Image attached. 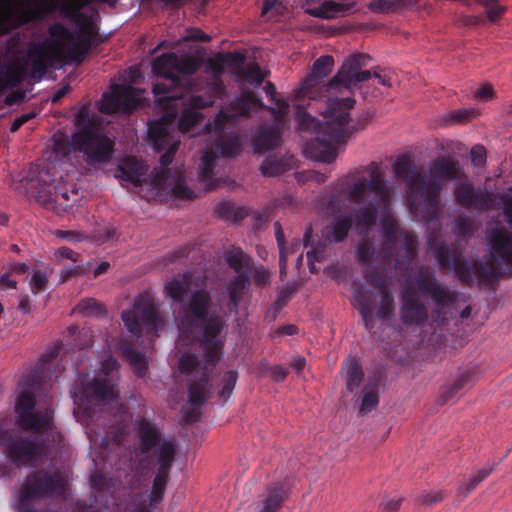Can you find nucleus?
<instances>
[{
  "instance_id": "obj_1",
  "label": "nucleus",
  "mask_w": 512,
  "mask_h": 512,
  "mask_svg": "<svg viewBox=\"0 0 512 512\" xmlns=\"http://www.w3.org/2000/svg\"><path fill=\"white\" fill-rule=\"evenodd\" d=\"M393 172L406 183V196L411 211L428 222L439 218L443 183L464 176L458 161L450 157L434 160L428 177L417 169L409 156L401 155L393 164Z\"/></svg>"
},
{
  "instance_id": "obj_2",
  "label": "nucleus",
  "mask_w": 512,
  "mask_h": 512,
  "mask_svg": "<svg viewBox=\"0 0 512 512\" xmlns=\"http://www.w3.org/2000/svg\"><path fill=\"white\" fill-rule=\"evenodd\" d=\"M430 296L439 307L454 304L458 297L454 290L443 285L429 266H419L409 275L400 289L399 318L404 326L422 327L429 320L427 303L422 299Z\"/></svg>"
},
{
  "instance_id": "obj_3",
  "label": "nucleus",
  "mask_w": 512,
  "mask_h": 512,
  "mask_svg": "<svg viewBox=\"0 0 512 512\" xmlns=\"http://www.w3.org/2000/svg\"><path fill=\"white\" fill-rule=\"evenodd\" d=\"M352 95L329 97L327 100V109L322 112V164L334 162L345 150L348 139L354 133L365 129L375 115L373 110L368 109L350 125V110L355 105Z\"/></svg>"
},
{
  "instance_id": "obj_4",
  "label": "nucleus",
  "mask_w": 512,
  "mask_h": 512,
  "mask_svg": "<svg viewBox=\"0 0 512 512\" xmlns=\"http://www.w3.org/2000/svg\"><path fill=\"white\" fill-rule=\"evenodd\" d=\"M200 68L198 61L191 56H181L173 52L164 53L152 62V71L157 77L153 84V94L159 96L156 107L169 112L173 118L177 117V103L187 96L192 88L191 82L176 74V72L190 76Z\"/></svg>"
},
{
  "instance_id": "obj_5",
  "label": "nucleus",
  "mask_w": 512,
  "mask_h": 512,
  "mask_svg": "<svg viewBox=\"0 0 512 512\" xmlns=\"http://www.w3.org/2000/svg\"><path fill=\"white\" fill-rule=\"evenodd\" d=\"M211 301L209 291L205 289L193 291L188 303L182 308L180 323L185 332L202 330V350L207 362L215 365L223 350V341L218 337L225 327V322L220 315L209 313Z\"/></svg>"
},
{
  "instance_id": "obj_6",
  "label": "nucleus",
  "mask_w": 512,
  "mask_h": 512,
  "mask_svg": "<svg viewBox=\"0 0 512 512\" xmlns=\"http://www.w3.org/2000/svg\"><path fill=\"white\" fill-rule=\"evenodd\" d=\"M295 108V121L298 130L303 133L314 134L303 147L306 157L320 161V120L312 113L319 112L320 103V58L313 62L312 72L307 76L301 86L293 92Z\"/></svg>"
},
{
  "instance_id": "obj_7",
  "label": "nucleus",
  "mask_w": 512,
  "mask_h": 512,
  "mask_svg": "<svg viewBox=\"0 0 512 512\" xmlns=\"http://www.w3.org/2000/svg\"><path fill=\"white\" fill-rule=\"evenodd\" d=\"M428 245L439 266L442 269L453 271L457 279L464 285L472 286L475 280L479 284H489L505 274L502 269L496 268L490 262L483 263L475 260L469 263L460 250L450 249L443 241L431 239Z\"/></svg>"
},
{
  "instance_id": "obj_8",
  "label": "nucleus",
  "mask_w": 512,
  "mask_h": 512,
  "mask_svg": "<svg viewBox=\"0 0 512 512\" xmlns=\"http://www.w3.org/2000/svg\"><path fill=\"white\" fill-rule=\"evenodd\" d=\"M382 245L379 257L385 265L394 262L396 270H408L417 257V236L399 230L395 220L385 217L382 222Z\"/></svg>"
},
{
  "instance_id": "obj_9",
  "label": "nucleus",
  "mask_w": 512,
  "mask_h": 512,
  "mask_svg": "<svg viewBox=\"0 0 512 512\" xmlns=\"http://www.w3.org/2000/svg\"><path fill=\"white\" fill-rule=\"evenodd\" d=\"M370 61V56L364 53H354L349 55L337 74L327 83L322 84V98L326 94L345 93L354 94L356 88H360V84L368 81L372 76L378 80V83L390 87L391 80L386 75H382L378 70L371 73L369 70H362Z\"/></svg>"
},
{
  "instance_id": "obj_10",
  "label": "nucleus",
  "mask_w": 512,
  "mask_h": 512,
  "mask_svg": "<svg viewBox=\"0 0 512 512\" xmlns=\"http://www.w3.org/2000/svg\"><path fill=\"white\" fill-rule=\"evenodd\" d=\"M67 478L61 471L37 470L29 474L22 486L19 512H38L31 500L45 497H60L65 494Z\"/></svg>"
},
{
  "instance_id": "obj_11",
  "label": "nucleus",
  "mask_w": 512,
  "mask_h": 512,
  "mask_svg": "<svg viewBox=\"0 0 512 512\" xmlns=\"http://www.w3.org/2000/svg\"><path fill=\"white\" fill-rule=\"evenodd\" d=\"M370 180L363 177L347 189V199L351 204L360 205L376 203L377 212L387 207L390 202V191L386 186L384 175L376 162L366 167Z\"/></svg>"
},
{
  "instance_id": "obj_12",
  "label": "nucleus",
  "mask_w": 512,
  "mask_h": 512,
  "mask_svg": "<svg viewBox=\"0 0 512 512\" xmlns=\"http://www.w3.org/2000/svg\"><path fill=\"white\" fill-rule=\"evenodd\" d=\"M68 150L83 153L90 165L108 162L114 151V141L96 127H83L71 136Z\"/></svg>"
},
{
  "instance_id": "obj_13",
  "label": "nucleus",
  "mask_w": 512,
  "mask_h": 512,
  "mask_svg": "<svg viewBox=\"0 0 512 512\" xmlns=\"http://www.w3.org/2000/svg\"><path fill=\"white\" fill-rule=\"evenodd\" d=\"M49 37L42 42L31 43V56L37 69H48L66 55V43L74 39L73 33L62 23L48 28Z\"/></svg>"
},
{
  "instance_id": "obj_14",
  "label": "nucleus",
  "mask_w": 512,
  "mask_h": 512,
  "mask_svg": "<svg viewBox=\"0 0 512 512\" xmlns=\"http://www.w3.org/2000/svg\"><path fill=\"white\" fill-rule=\"evenodd\" d=\"M121 319L129 333L137 338L142 336L144 330L146 333H156L161 326L154 298L148 292L139 295L131 309L123 310Z\"/></svg>"
},
{
  "instance_id": "obj_15",
  "label": "nucleus",
  "mask_w": 512,
  "mask_h": 512,
  "mask_svg": "<svg viewBox=\"0 0 512 512\" xmlns=\"http://www.w3.org/2000/svg\"><path fill=\"white\" fill-rule=\"evenodd\" d=\"M61 347L56 345L49 352L42 355L37 368L19 383V392L15 401L16 418L34 411L36 406L35 394L42 390L46 378V370L52 360H56Z\"/></svg>"
},
{
  "instance_id": "obj_16",
  "label": "nucleus",
  "mask_w": 512,
  "mask_h": 512,
  "mask_svg": "<svg viewBox=\"0 0 512 512\" xmlns=\"http://www.w3.org/2000/svg\"><path fill=\"white\" fill-rule=\"evenodd\" d=\"M0 445L6 456L17 467L32 465L44 452L43 442L39 438L14 434L2 426H0Z\"/></svg>"
},
{
  "instance_id": "obj_17",
  "label": "nucleus",
  "mask_w": 512,
  "mask_h": 512,
  "mask_svg": "<svg viewBox=\"0 0 512 512\" xmlns=\"http://www.w3.org/2000/svg\"><path fill=\"white\" fill-rule=\"evenodd\" d=\"M173 118L167 112V115L161 119L152 121L148 125V140L157 152H164L160 157L162 169L164 172L169 168L173 161L174 154L179 148L180 139L174 129Z\"/></svg>"
},
{
  "instance_id": "obj_18",
  "label": "nucleus",
  "mask_w": 512,
  "mask_h": 512,
  "mask_svg": "<svg viewBox=\"0 0 512 512\" xmlns=\"http://www.w3.org/2000/svg\"><path fill=\"white\" fill-rule=\"evenodd\" d=\"M378 214L376 203L357 205L349 213L334 218L331 238L335 242H342L352 228L358 230L360 234H367L376 224Z\"/></svg>"
},
{
  "instance_id": "obj_19",
  "label": "nucleus",
  "mask_w": 512,
  "mask_h": 512,
  "mask_svg": "<svg viewBox=\"0 0 512 512\" xmlns=\"http://www.w3.org/2000/svg\"><path fill=\"white\" fill-rule=\"evenodd\" d=\"M196 379L188 384L189 407L182 408L185 423L192 424L200 420L201 407L206 403L212 392V384L207 370H202Z\"/></svg>"
},
{
  "instance_id": "obj_20",
  "label": "nucleus",
  "mask_w": 512,
  "mask_h": 512,
  "mask_svg": "<svg viewBox=\"0 0 512 512\" xmlns=\"http://www.w3.org/2000/svg\"><path fill=\"white\" fill-rule=\"evenodd\" d=\"M176 446L174 441H165L159 449L157 458L158 471L154 477L152 490L150 494V504L155 505L164 497L166 485L175 461Z\"/></svg>"
},
{
  "instance_id": "obj_21",
  "label": "nucleus",
  "mask_w": 512,
  "mask_h": 512,
  "mask_svg": "<svg viewBox=\"0 0 512 512\" xmlns=\"http://www.w3.org/2000/svg\"><path fill=\"white\" fill-rule=\"evenodd\" d=\"M136 90L129 85L116 84L102 96L100 111L104 114L131 112L137 107Z\"/></svg>"
},
{
  "instance_id": "obj_22",
  "label": "nucleus",
  "mask_w": 512,
  "mask_h": 512,
  "mask_svg": "<svg viewBox=\"0 0 512 512\" xmlns=\"http://www.w3.org/2000/svg\"><path fill=\"white\" fill-rule=\"evenodd\" d=\"M454 196L459 205L465 208H474L477 210H489L493 207V194L487 190L474 188L468 182H462L456 185Z\"/></svg>"
},
{
  "instance_id": "obj_23",
  "label": "nucleus",
  "mask_w": 512,
  "mask_h": 512,
  "mask_svg": "<svg viewBox=\"0 0 512 512\" xmlns=\"http://www.w3.org/2000/svg\"><path fill=\"white\" fill-rule=\"evenodd\" d=\"M83 394L91 402L110 403L118 398L116 379L107 373L99 374L83 387Z\"/></svg>"
},
{
  "instance_id": "obj_24",
  "label": "nucleus",
  "mask_w": 512,
  "mask_h": 512,
  "mask_svg": "<svg viewBox=\"0 0 512 512\" xmlns=\"http://www.w3.org/2000/svg\"><path fill=\"white\" fill-rule=\"evenodd\" d=\"M48 198L44 200L45 207L57 213L66 211L80 199L79 190L74 184L58 181L55 185L47 188Z\"/></svg>"
},
{
  "instance_id": "obj_25",
  "label": "nucleus",
  "mask_w": 512,
  "mask_h": 512,
  "mask_svg": "<svg viewBox=\"0 0 512 512\" xmlns=\"http://www.w3.org/2000/svg\"><path fill=\"white\" fill-rule=\"evenodd\" d=\"M80 24V34L75 43L67 48L66 55L70 61L80 64L83 62L84 57L89 53L93 44H95L98 29L95 24L87 19L84 15Z\"/></svg>"
},
{
  "instance_id": "obj_26",
  "label": "nucleus",
  "mask_w": 512,
  "mask_h": 512,
  "mask_svg": "<svg viewBox=\"0 0 512 512\" xmlns=\"http://www.w3.org/2000/svg\"><path fill=\"white\" fill-rule=\"evenodd\" d=\"M490 255L498 265L512 266V232L497 226L489 233Z\"/></svg>"
},
{
  "instance_id": "obj_27",
  "label": "nucleus",
  "mask_w": 512,
  "mask_h": 512,
  "mask_svg": "<svg viewBox=\"0 0 512 512\" xmlns=\"http://www.w3.org/2000/svg\"><path fill=\"white\" fill-rule=\"evenodd\" d=\"M31 44L26 50L22 58L16 59L11 66L3 71L0 75L1 79L6 83L8 88H13L19 85L27 75V68L31 67V76L41 79L47 72V69H37L33 62Z\"/></svg>"
},
{
  "instance_id": "obj_28",
  "label": "nucleus",
  "mask_w": 512,
  "mask_h": 512,
  "mask_svg": "<svg viewBox=\"0 0 512 512\" xmlns=\"http://www.w3.org/2000/svg\"><path fill=\"white\" fill-rule=\"evenodd\" d=\"M31 44L26 50L22 58L16 59L11 66L3 71L0 75L1 79L6 83L8 88H13L19 85L27 75V68L31 67V76L41 79L47 72V69H37L33 62Z\"/></svg>"
},
{
  "instance_id": "obj_29",
  "label": "nucleus",
  "mask_w": 512,
  "mask_h": 512,
  "mask_svg": "<svg viewBox=\"0 0 512 512\" xmlns=\"http://www.w3.org/2000/svg\"><path fill=\"white\" fill-rule=\"evenodd\" d=\"M31 44L26 50L22 58L16 59L11 66L3 71L0 75L1 79L6 83L8 88H13L19 85L27 75V68L31 67V76L41 79L47 72V69H37L33 62Z\"/></svg>"
},
{
  "instance_id": "obj_30",
  "label": "nucleus",
  "mask_w": 512,
  "mask_h": 512,
  "mask_svg": "<svg viewBox=\"0 0 512 512\" xmlns=\"http://www.w3.org/2000/svg\"><path fill=\"white\" fill-rule=\"evenodd\" d=\"M153 184L159 190H169L173 196L179 199L192 200L194 192L186 185L180 171L167 169L164 172H157L153 177Z\"/></svg>"
},
{
  "instance_id": "obj_31",
  "label": "nucleus",
  "mask_w": 512,
  "mask_h": 512,
  "mask_svg": "<svg viewBox=\"0 0 512 512\" xmlns=\"http://www.w3.org/2000/svg\"><path fill=\"white\" fill-rule=\"evenodd\" d=\"M134 426L141 454H149L155 447L159 450L162 443L166 441L162 440V431L154 421L141 418L135 420Z\"/></svg>"
},
{
  "instance_id": "obj_32",
  "label": "nucleus",
  "mask_w": 512,
  "mask_h": 512,
  "mask_svg": "<svg viewBox=\"0 0 512 512\" xmlns=\"http://www.w3.org/2000/svg\"><path fill=\"white\" fill-rule=\"evenodd\" d=\"M353 298L357 309L362 317V321L367 330L371 331L375 325L374 321V301L372 292L363 284L353 282Z\"/></svg>"
},
{
  "instance_id": "obj_33",
  "label": "nucleus",
  "mask_w": 512,
  "mask_h": 512,
  "mask_svg": "<svg viewBox=\"0 0 512 512\" xmlns=\"http://www.w3.org/2000/svg\"><path fill=\"white\" fill-rule=\"evenodd\" d=\"M52 410L31 411L16 418V424L22 430L43 434L52 428Z\"/></svg>"
},
{
  "instance_id": "obj_34",
  "label": "nucleus",
  "mask_w": 512,
  "mask_h": 512,
  "mask_svg": "<svg viewBox=\"0 0 512 512\" xmlns=\"http://www.w3.org/2000/svg\"><path fill=\"white\" fill-rule=\"evenodd\" d=\"M288 497L289 491L284 484L267 487L257 502L258 512H278Z\"/></svg>"
},
{
  "instance_id": "obj_35",
  "label": "nucleus",
  "mask_w": 512,
  "mask_h": 512,
  "mask_svg": "<svg viewBox=\"0 0 512 512\" xmlns=\"http://www.w3.org/2000/svg\"><path fill=\"white\" fill-rule=\"evenodd\" d=\"M120 177L135 186L142 185V178L147 172V167L135 156H128L119 164Z\"/></svg>"
},
{
  "instance_id": "obj_36",
  "label": "nucleus",
  "mask_w": 512,
  "mask_h": 512,
  "mask_svg": "<svg viewBox=\"0 0 512 512\" xmlns=\"http://www.w3.org/2000/svg\"><path fill=\"white\" fill-rule=\"evenodd\" d=\"M53 6L47 0H34V5H27L21 9H15L14 12L20 25H25L34 20H40L53 11Z\"/></svg>"
},
{
  "instance_id": "obj_37",
  "label": "nucleus",
  "mask_w": 512,
  "mask_h": 512,
  "mask_svg": "<svg viewBox=\"0 0 512 512\" xmlns=\"http://www.w3.org/2000/svg\"><path fill=\"white\" fill-rule=\"evenodd\" d=\"M250 284L251 279L248 273H239L227 283L226 290L229 297V308L231 310L236 311L238 309L244 293L249 288Z\"/></svg>"
},
{
  "instance_id": "obj_38",
  "label": "nucleus",
  "mask_w": 512,
  "mask_h": 512,
  "mask_svg": "<svg viewBox=\"0 0 512 512\" xmlns=\"http://www.w3.org/2000/svg\"><path fill=\"white\" fill-rule=\"evenodd\" d=\"M274 230L277 246L279 248L280 275L283 276L286 273L288 256L290 254H296L300 250L301 242L299 239H294L290 246L287 247L284 231L279 221L274 223Z\"/></svg>"
},
{
  "instance_id": "obj_39",
  "label": "nucleus",
  "mask_w": 512,
  "mask_h": 512,
  "mask_svg": "<svg viewBox=\"0 0 512 512\" xmlns=\"http://www.w3.org/2000/svg\"><path fill=\"white\" fill-rule=\"evenodd\" d=\"M281 133L275 126H263L261 127L254 139L253 148L255 152L261 153L270 151L276 148L279 144Z\"/></svg>"
},
{
  "instance_id": "obj_40",
  "label": "nucleus",
  "mask_w": 512,
  "mask_h": 512,
  "mask_svg": "<svg viewBox=\"0 0 512 512\" xmlns=\"http://www.w3.org/2000/svg\"><path fill=\"white\" fill-rule=\"evenodd\" d=\"M121 354L127 359L138 377L143 378L148 370V362L145 355L137 351L133 344L128 341H122L119 346Z\"/></svg>"
},
{
  "instance_id": "obj_41",
  "label": "nucleus",
  "mask_w": 512,
  "mask_h": 512,
  "mask_svg": "<svg viewBox=\"0 0 512 512\" xmlns=\"http://www.w3.org/2000/svg\"><path fill=\"white\" fill-rule=\"evenodd\" d=\"M241 151L242 141L237 133L224 134L216 142V152L223 157H234Z\"/></svg>"
},
{
  "instance_id": "obj_42",
  "label": "nucleus",
  "mask_w": 512,
  "mask_h": 512,
  "mask_svg": "<svg viewBox=\"0 0 512 512\" xmlns=\"http://www.w3.org/2000/svg\"><path fill=\"white\" fill-rule=\"evenodd\" d=\"M225 260L237 274L247 273L253 266V260L239 247H232L225 254Z\"/></svg>"
},
{
  "instance_id": "obj_43",
  "label": "nucleus",
  "mask_w": 512,
  "mask_h": 512,
  "mask_svg": "<svg viewBox=\"0 0 512 512\" xmlns=\"http://www.w3.org/2000/svg\"><path fill=\"white\" fill-rule=\"evenodd\" d=\"M471 382V373L469 371H465L461 373L455 381L448 387H446L442 392L438 399L440 405H444L447 402L453 400L458 394Z\"/></svg>"
},
{
  "instance_id": "obj_44",
  "label": "nucleus",
  "mask_w": 512,
  "mask_h": 512,
  "mask_svg": "<svg viewBox=\"0 0 512 512\" xmlns=\"http://www.w3.org/2000/svg\"><path fill=\"white\" fill-rule=\"evenodd\" d=\"M382 261V267H377L376 269H370V267H366L367 269L364 272L365 279L375 288L380 291V294L383 291H389L387 286V277L385 273V265Z\"/></svg>"
},
{
  "instance_id": "obj_45",
  "label": "nucleus",
  "mask_w": 512,
  "mask_h": 512,
  "mask_svg": "<svg viewBox=\"0 0 512 512\" xmlns=\"http://www.w3.org/2000/svg\"><path fill=\"white\" fill-rule=\"evenodd\" d=\"M217 158V154L212 150H207L202 154L199 166V177L201 181L209 182L213 179Z\"/></svg>"
},
{
  "instance_id": "obj_46",
  "label": "nucleus",
  "mask_w": 512,
  "mask_h": 512,
  "mask_svg": "<svg viewBox=\"0 0 512 512\" xmlns=\"http://www.w3.org/2000/svg\"><path fill=\"white\" fill-rule=\"evenodd\" d=\"M492 471L493 467L488 464L473 474L467 483H463L459 487V493L462 495V497H467L483 480H485L491 474Z\"/></svg>"
},
{
  "instance_id": "obj_47",
  "label": "nucleus",
  "mask_w": 512,
  "mask_h": 512,
  "mask_svg": "<svg viewBox=\"0 0 512 512\" xmlns=\"http://www.w3.org/2000/svg\"><path fill=\"white\" fill-rule=\"evenodd\" d=\"M364 373L357 360L351 359L347 366V389L354 392L362 383Z\"/></svg>"
},
{
  "instance_id": "obj_48",
  "label": "nucleus",
  "mask_w": 512,
  "mask_h": 512,
  "mask_svg": "<svg viewBox=\"0 0 512 512\" xmlns=\"http://www.w3.org/2000/svg\"><path fill=\"white\" fill-rule=\"evenodd\" d=\"M379 396L377 393V384L374 386L366 385L363 389V396L360 405V414L371 412L378 406Z\"/></svg>"
},
{
  "instance_id": "obj_49",
  "label": "nucleus",
  "mask_w": 512,
  "mask_h": 512,
  "mask_svg": "<svg viewBox=\"0 0 512 512\" xmlns=\"http://www.w3.org/2000/svg\"><path fill=\"white\" fill-rule=\"evenodd\" d=\"M381 301L380 305L376 311V317L379 320L388 321L392 318L394 308H395V301L394 297L389 291H383V293L380 294Z\"/></svg>"
},
{
  "instance_id": "obj_50",
  "label": "nucleus",
  "mask_w": 512,
  "mask_h": 512,
  "mask_svg": "<svg viewBox=\"0 0 512 512\" xmlns=\"http://www.w3.org/2000/svg\"><path fill=\"white\" fill-rule=\"evenodd\" d=\"M260 170L264 176L274 177L285 173L287 171V165L281 159L268 157L262 162Z\"/></svg>"
},
{
  "instance_id": "obj_51",
  "label": "nucleus",
  "mask_w": 512,
  "mask_h": 512,
  "mask_svg": "<svg viewBox=\"0 0 512 512\" xmlns=\"http://www.w3.org/2000/svg\"><path fill=\"white\" fill-rule=\"evenodd\" d=\"M358 262L364 267H370L372 258L375 255V247L371 240H362L356 249Z\"/></svg>"
},
{
  "instance_id": "obj_52",
  "label": "nucleus",
  "mask_w": 512,
  "mask_h": 512,
  "mask_svg": "<svg viewBox=\"0 0 512 512\" xmlns=\"http://www.w3.org/2000/svg\"><path fill=\"white\" fill-rule=\"evenodd\" d=\"M202 118V115L194 109L186 106L182 111L178 121L179 131L185 133L188 132L193 126H195Z\"/></svg>"
},
{
  "instance_id": "obj_53",
  "label": "nucleus",
  "mask_w": 512,
  "mask_h": 512,
  "mask_svg": "<svg viewBox=\"0 0 512 512\" xmlns=\"http://www.w3.org/2000/svg\"><path fill=\"white\" fill-rule=\"evenodd\" d=\"M165 292L173 301L182 303L184 296L188 292V284L180 280L173 279L166 283Z\"/></svg>"
},
{
  "instance_id": "obj_54",
  "label": "nucleus",
  "mask_w": 512,
  "mask_h": 512,
  "mask_svg": "<svg viewBox=\"0 0 512 512\" xmlns=\"http://www.w3.org/2000/svg\"><path fill=\"white\" fill-rule=\"evenodd\" d=\"M241 75L246 82L256 85H260L265 78V74L256 62L249 63L246 67H242Z\"/></svg>"
},
{
  "instance_id": "obj_55",
  "label": "nucleus",
  "mask_w": 512,
  "mask_h": 512,
  "mask_svg": "<svg viewBox=\"0 0 512 512\" xmlns=\"http://www.w3.org/2000/svg\"><path fill=\"white\" fill-rule=\"evenodd\" d=\"M186 96L179 100L177 103V113L179 112L180 104L188 106L194 110L203 109L214 104V99L211 96L205 97L202 95H192L188 99Z\"/></svg>"
},
{
  "instance_id": "obj_56",
  "label": "nucleus",
  "mask_w": 512,
  "mask_h": 512,
  "mask_svg": "<svg viewBox=\"0 0 512 512\" xmlns=\"http://www.w3.org/2000/svg\"><path fill=\"white\" fill-rule=\"evenodd\" d=\"M92 263L86 262L83 264L64 267L60 272V279L62 283L67 282L72 277H79L87 275L91 270Z\"/></svg>"
},
{
  "instance_id": "obj_57",
  "label": "nucleus",
  "mask_w": 512,
  "mask_h": 512,
  "mask_svg": "<svg viewBox=\"0 0 512 512\" xmlns=\"http://www.w3.org/2000/svg\"><path fill=\"white\" fill-rule=\"evenodd\" d=\"M215 211L218 216L223 219L233 218L235 221H238L245 217V212L243 209H238V211L234 212V205L228 201H224L218 204Z\"/></svg>"
},
{
  "instance_id": "obj_58",
  "label": "nucleus",
  "mask_w": 512,
  "mask_h": 512,
  "mask_svg": "<svg viewBox=\"0 0 512 512\" xmlns=\"http://www.w3.org/2000/svg\"><path fill=\"white\" fill-rule=\"evenodd\" d=\"M79 311L85 315L100 316L106 313L105 307L93 298L82 300L78 304Z\"/></svg>"
},
{
  "instance_id": "obj_59",
  "label": "nucleus",
  "mask_w": 512,
  "mask_h": 512,
  "mask_svg": "<svg viewBox=\"0 0 512 512\" xmlns=\"http://www.w3.org/2000/svg\"><path fill=\"white\" fill-rule=\"evenodd\" d=\"M237 381V373L235 371H227L223 374L221 383L222 387L219 391V397L226 400L233 392Z\"/></svg>"
},
{
  "instance_id": "obj_60",
  "label": "nucleus",
  "mask_w": 512,
  "mask_h": 512,
  "mask_svg": "<svg viewBox=\"0 0 512 512\" xmlns=\"http://www.w3.org/2000/svg\"><path fill=\"white\" fill-rule=\"evenodd\" d=\"M48 282V276L44 271L34 270L30 280V288L32 293L37 294L45 291L47 289Z\"/></svg>"
},
{
  "instance_id": "obj_61",
  "label": "nucleus",
  "mask_w": 512,
  "mask_h": 512,
  "mask_svg": "<svg viewBox=\"0 0 512 512\" xmlns=\"http://www.w3.org/2000/svg\"><path fill=\"white\" fill-rule=\"evenodd\" d=\"M473 117H475V111L473 109H458L449 112L445 121L448 124H460L469 121Z\"/></svg>"
},
{
  "instance_id": "obj_62",
  "label": "nucleus",
  "mask_w": 512,
  "mask_h": 512,
  "mask_svg": "<svg viewBox=\"0 0 512 512\" xmlns=\"http://www.w3.org/2000/svg\"><path fill=\"white\" fill-rule=\"evenodd\" d=\"M252 278L257 287H264L270 283V272L263 265L251 266Z\"/></svg>"
},
{
  "instance_id": "obj_63",
  "label": "nucleus",
  "mask_w": 512,
  "mask_h": 512,
  "mask_svg": "<svg viewBox=\"0 0 512 512\" xmlns=\"http://www.w3.org/2000/svg\"><path fill=\"white\" fill-rule=\"evenodd\" d=\"M198 364V358L195 354L186 353L179 359V371L189 375L197 368Z\"/></svg>"
},
{
  "instance_id": "obj_64",
  "label": "nucleus",
  "mask_w": 512,
  "mask_h": 512,
  "mask_svg": "<svg viewBox=\"0 0 512 512\" xmlns=\"http://www.w3.org/2000/svg\"><path fill=\"white\" fill-rule=\"evenodd\" d=\"M445 498V495L442 491L431 490V491H423L417 498L418 503L424 505H434L441 502Z\"/></svg>"
}]
</instances>
